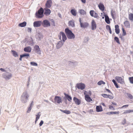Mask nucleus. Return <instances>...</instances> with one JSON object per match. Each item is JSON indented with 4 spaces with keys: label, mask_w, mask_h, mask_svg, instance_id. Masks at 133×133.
<instances>
[{
    "label": "nucleus",
    "mask_w": 133,
    "mask_h": 133,
    "mask_svg": "<svg viewBox=\"0 0 133 133\" xmlns=\"http://www.w3.org/2000/svg\"><path fill=\"white\" fill-rule=\"evenodd\" d=\"M45 11L44 14L46 15H50L51 13V11L49 9L47 8H45L44 9Z\"/></svg>",
    "instance_id": "dca6fc26"
},
{
    "label": "nucleus",
    "mask_w": 133,
    "mask_h": 133,
    "mask_svg": "<svg viewBox=\"0 0 133 133\" xmlns=\"http://www.w3.org/2000/svg\"><path fill=\"white\" fill-rule=\"evenodd\" d=\"M54 101L55 103L59 104L62 102L61 98L58 96H56L54 98Z\"/></svg>",
    "instance_id": "0eeeda50"
},
{
    "label": "nucleus",
    "mask_w": 133,
    "mask_h": 133,
    "mask_svg": "<svg viewBox=\"0 0 133 133\" xmlns=\"http://www.w3.org/2000/svg\"><path fill=\"white\" fill-rule=\"evenodd\" d=\"M0 70L1 71H3V72H4V71H5V70L4 69H3L2 68H1L0 69Z\"/></svg>",
    "instance_id": "0e129e2a"
},
{
    "label": "nucleus",
    "mask_w": 133,
    "mask_h": 133,
    "mask_svg": "<svg viewBox=\"0 0 133 133\" xmlns=\"http://www.w3.org/2000/svg\"><path fill=\"white\" fill-rule=\"evenodd\" d=\"M105 21L107 24H109L110 23L109 18L108 16L106 15L105 16Z\"/></svg>",
    "instance_id": "5701e85b"
},
{
    "label": "nucleus",
    "mask_w": 133,
    "mask_h": 133,
    "mask_svg": "<svg viewBox=\"0 0 133 133\" xmlns=\"http://www.w3.org/2000/svg\"><path fill=\"white\" fill-rule=\"evenodd\" d=\"M42 24L43 26L44 27H48L50 26V22L47 20L43 21Z\"/></svg>",
    "instance_id": "423d86ee"
},
{
    "label": "nucleus",
    "mask_w": 133,
    "mask_h": 133,
    "mask_svg": "<svg viewBox=\"0 0 133 133\" xmlns=\"http://www.w3.org/2000/svg\"><path fill=\"white\" fill-rule=\"evenodd\" d=\"M44 10L42 8H41L36 13V17L37 18H41L43 16Z\"/></svg>",
    "instance_id": "f03ea898"
},
{
    "label": "nucleus",
    "mask_w": 133,
    "mask_h": 133,
    "mask_svg": "<svg viewBox=\"0 0 133 133\" xmlns=\"http://www.w3.org/2000/svg\"><path fill=\"white\" fill-rule=\"evenodd\" d=\"M93 17L95 18H97L98 17V16L97 13L95 12L94 15V16Z\"/></svg>",
    "instance_id": "8fccbe9b"
},
{
    "label": "nucleus",
    "mask_w": 133,
    "mask_h": 133,
    "mask_svg": "<svg viewBox=\"0 0 133 133\" xmlns=\"http://www.w3.org/2000/svg\"><path fill=\"white\" fill-rule=\"evenodd\" d=\"M52 3V1L51 0L47 1L46 4V6L48 8H50L51 6Z\"/></svg>",
    "instance_id": "ddd939ff"
},
{
    "label": "nucleus",
    "mask_w": 133,
    "mask_h": 133,
    "mask_svg": "<svg viewBox=\"0 0 133 133\" xmlns=\"http://www.w3.org/2000/svg\"><path fill=\"white\" fill-rule=\"evenodd\" d=\"M23 95L24 97H25V98L26 99H28L29 96L28 95L26 92L23 93Z\"/></svg>",
    "instance_id": "2f4dec72"
},
{
    "label": "nucleus",
    "mask_w": 133,
    "mask_h": 133,
    "mask_svg": "<svg viewBox=\"0 0 133 133\" xmlns=\"http://www.w3.org/2000/svg\"><path fill=\"white\" fill-rule=\"evenodd\" d=\"M109 108L110 109H111L112 108H113V110H114V108H113V107L112 106H111V105H110L109 106Z\"/></svg>",
    "instance_id": "69168bd1"
},
{
    "label": "nucleus",
    "mask_w": 133,
    "mask_h": 133,
    "mask_svg": "<svg viewBox=\"0 0 133 133\" xmlns=\"http://www.w3.org/2000/svg\"><path fill=\"white\" fill-rule=\"evenodd\" d=\"M92 29L95 30L96 28V24L95 21L93 20L91 22Z\"/></svg>",
    "instance_id": "9d476101"
},
{
    "label": "nucleus",
    "mask_w": 133,
    "mask_h": 133,
    "mask_svg": "<svg viewBox=\"0 0 133 133\" xmlns=\"http://www.w3.org/2000/svg\"><path fill=\"white\" fill-rule=\"evenodd\" d=\"M133 112V110H128L125 111L123 113V114H127L131 112Z\"/></svg>",
    "instance_id": "c756f323"
},
{
    "label": "nucleus",
    "mask_w": 133,
    "mask_h": 133,
    "mask_svg": "<svg viewBox=\"0 0 133 133\" xmlns=\"http://www.w3.org/2000/svg\"><path fill=\"white\" fill-rule=\"evenodd\" d=\"M68 24L69 26H71L72 27L75 26L74 22L72 21H69Z\"/></svg>",
    "instance_id": "b1692460"
},
{
    "label": "nucleus",
    "mask_w": 133,
    "mask_h": 133,
    "mask_svg": "<svg viewBox=\"0 0 133 133\" xmlns=\"http://www.w3.org/2000/svg\"><path fill=\"white\" fill-rule=\"evenodd\" d=\"M30 64L32 66H37L38 65L37 63L34 62H31Z\"/></svg>",
    "instance_id": "ea45409f"
},
{
    "label": "nucleus",
    "mask_w": 133,
    "mask_h": 133,
    "mask_svg": "<svg viewBox=\"0 0 133 133\" xmlns=\"http://www.w3.org/2000/svg\"><path fill=\"white\" fill-rule=\"evenodd\" d=\"M32 108L31 107H29L28 108V110H27V113H29L30 112L31 109H32Z\"/></svg>",
    "instance_id": "de8ad7c7"
},
{
    "label": "nucleus",
    "mask_w": 133,
    "mask_h": 133,
    "mask_svg": "<svg viewBox=\"0 0 133 133\" xmlns=\"http://www.w3.org/2000/svg\"><path fill=\"white\" fill-rule=\"evenodd\" d=\"M42 24V21H35L33 23V25L35 27H39Z\"/></svg>",
    "instance_id": "6e6552de"
},
{
    "label": "nucleus",
    "mask_w": 133,
    "mask_h": 133,
    "mask_svg": "<svg viewBox=\"0 0 133 133\" xmlns=\"http://www.w3.org/2000/svg\"><path fill=\"white\" fill-rule=\"evenodd\" d=\"M102 96L105 98H108V95L106 94H102Z\"/></svg>",
    "instance_id": "c03bdc74"
},
{
    "label": "nucleus",
    "mask_w": 133,
    "mask_h": 133,
    "mask_svg": "<svg viewBox=\"0 0 133 133\" xmlns=\"http://www.w3.org/2000/svg\"><path fill=\"white\" fill-rule=\"evenodd\" d=\"M90 13L91 16L92 17L94 16V10H91L90 12Z\"/></svg>",
    "instance_id": "37998d69"
},
{
    "label": "nucleus",
    "mask_w": 133,
    "mask_h": 133,
    "mask_svg": "<svg viewBox=\"0 0 133 133\" xmlns=\"http://www.w3.org/2000/svg\"><path fill=\"white\" fill-rule=\"evenodd\" d=\"M106 28L107 30H109L111 29L110 27L108 25H107L106 26Z\"/></svg>",
    "instance_id": "3c124183"
},
{
    "label": "nucleus",
    "mask_w": 133,
    "mask_h": 133,
    "mask_svg": "<svg viewBox=\"0 0 133 133\" xmlns=\"http://www.w3.org/2000/svg\"><path fill=\"white\" fill-rule=\"evenodd\" d=\"M96 110L97 112H99L103 111V109L101 106H97L96 107Z\"/></svg>",
    "instance_id": "f3484780"
},
{
    "label": "nucleus",
    "mask_w": 133,
    "mask_h": 133,
    "mask_svg": "<svg viewBox=\"0 0 133 133\" xmlns=\"http://www.w3.org/2000/svg\"><path fill=\"white\" fill-rule=\"evenodd\" d=\"M111 14L112 18L114 19L115 18V16L116 15V12L115 11L112 10L111 11Z\"/></svg>",
    "instance_id": "cd10ccee"
},
{
    "label": "nucleus",
    "mask_w": 133,
    "mask_h": 133,
    "mask_svg": "<svg viewBox=\"0 0 133 133\" xmlns=\"http://www.w3.org/2000/svg\"><path fill=\"white\" fill-rule=\"evenodd\" d=\"M26 24V23L25 22H24L21 23H20L18 25V26L21 27H24L25 26Z\"/></svg>",
    "instance_id": "393cba45"
},
{
    "label": "nucleus",
    "mask_w": 133,
    "mask_h": 133,
    "mask_svg": "<svg viewBox=\"0 0 133 133\" xmlns=\"http://www.w3.org/2000/svg\"><path fill=\"white\" fill-rule=\"evenodd\" d=\"M31 29L30 28H28V31L29 32H31Z\"/></svg>",
    "instance_id": "5fc2aeb1"
},
{
    "label": "nucleus",
    "mask_w": 133,
    "mask_h": 133,
    "mask_svg": "<svg viewBox=\"0 0 133 133\" xmlns=\"http://www.w3.org/2000/svg\"><path fill=\"white\" fill-rule=\"evenodd\" d=\"M79 21L81 27L85 28H87L89 24L87 22H84V23H82L81 19H79Z\"/></svg>",
    "instance_id": "39448f33"
},
{
    "label": "nucleus",
    "mask_w": 133,
    "mask_h": 133,
    "mask_svg": "<svg viewBox=\"0 0 133 133\" xmlns=\"http://www.w3.org/2000/svg\"><path fill=\"white\" fill-rule=\"evenodd\" d=\"M85 99L86 101L88 102H90L92 101V99L89 96V95H86L85 96Z\"/></svg>",
    "instance_id": "4468645a"
},
{
    "label": "nucleus",
    "mask_w": 133,
    "mask_h": 133,
    "mask_svg": "<svg viewBox=\"0 0 133 133\" xmlns=\"http://www.w3.org/2000/svg\"><path fill=\"white\" fill-rule=\"evenodd\" d=\"M62 35V34L60 33V32L59 33V35H58V37L60 39H61V36Z\"/></svg>",
    "instance_id": "bf43d9fd"
},
{
    "label": "nucleus",
    "mask_w": 133,
    "mask_h": 133,
    "mask_svg": "<svg viewBox=\"0 0 133 133\" xmlns=\"http://www.w3.org/2000/svg\"><path fill=\"white\" fill-rule=\"evenodd\" d=\"M105 84V82L102 80H101L97 83V84L99 85H100L102 84Z\"/></svg>",
    "instance_id": "f704fd0d"
},
{
    "label": "nucleus",
    "mask_w": 133,
    "mask_h": 133,
    "mask_svg": "<svg viewBox=\"0 0 133 133\" xmlns=\"http://www.w3.org/2000/svg\"><path fill=\"white\" fill-rule=\"evenodd\" d=\"M12 52L13 55L15 57L18 56V55L17 53L15 51L12 50Z\"/></svg>",
    "instance_id": "c9c22d12"
},
{
    "label": "nucleus",
    "mask_w": 133,
    "mask_h": 133,
    "mask_svg": "<svg viewBox=\"0 0 133 133\" xmlns=\"http://www.w3.org/2000/svg\"><path fill=\"white\" fill-rule=\"evenodd\" d=\"M70 12L74 16H75L77 15V12L75 9H73L71 10Z\"/></svg>",
    "instance_id": "412c9836"
},
{
    "label": "nucleus",
    "mask_w": 133,
    "mask_h": 133,
    "mask_svg": "<svg viewBox=\"0 0 133 133\" xmlns=\"http://www.w3.org/2000/svg\"><path fill=\"white\" fill-rule=\"evenodd\" d=\"M43 123V122L42 120H41L39 124V125L40 126H41Z\"/></svg>",
    "instance_id": "603ef678"
},
{
    "label": "nucleus",
    "mask_w": 133,
    "mask_h": 133,
    "mask_svg": "<svg viewBox=\"0 0 133 133\" xmlns=\"http://www.w3.org/2000/svg\"><path fill=\"white\" fill-rule=\"evenodd\" d=\"M76 87L78 89L82 90L85 88V85L84 84L82 83H78L76 85Z\"/></svg>",
    "instance_id": "7ed1b4c3"
},
{
    "label": "nucleus",
    "mask_w": 133,
    "mask_h": 133,
    "mask_svg": "<svg viewBox=\"0 0 133 133\" xmlns=\"http://www.w3.org/2000/svg\"><path fill=\"white\" fill-rule=\"evenodd\" d=\"M122 30L123 32V36H125V35H126V31L123 28L122 29Z\"/></svg>",
    "instance_id": "09e8293b"
},
{
    "label": "nucleus",
    "mask_w": 133,
    "mask_h": 133,
    "mask_svg": "<svg viewBox=\"0 0 133 133\" xmlns=\"http://www.w3.org/2000/svg\"><path fill=\"white\" fill-rule=\"evenodd\" d=\"M64 94L66 98L68 100L69 102H71L72 100V97L69 95L66 94L65 93H64Z\"/></svg>",
    "instance_id": "a211bd4d"
},
{
    "label": "nucleus",
    "mask_w": 133,
    "mask_h": 133,
    "mask_svg": "<svg viewBox=\"0 0 133 133\" xmlns=\"http://www.w3.org/2000/svg\"><path fill=\"white\" fill-rule=\"evenodd\" d=\"M60 33L62 34V39L63 41H65L66 39V37L64 33L62 32H61Z\"/></svg>",
    "instance_id": "aec40b11"
},
{
    "label": "nucleus",
    "mask_w": 133,
    "mask_h": 133,
    "mask_svg": "<svg viewBox=\"0 0 133 133\" xmlns=\"http://www.w3.org/2000/svg\"><path fill=\"white\" fill-rule=\"evenodd\" d=\"M65 32L68 38L72 39L75 38V36L74 34L68 28H66L65 29Z\"/></svg>",
    "instance_id": "f257e3e1"
},
{
    "label": "nucleus",
    "mask_w": 133,
    "mask_h": 133,
    "mask_svg": "<svg viewBox=\"0 0 133 133\" xmlns=\"http://www.w3.org/2000/svg\"><path fill=\"white\" fill-rule=\"evenodd\" d=\"M114 98L113 95H108V98H109L110 99H112Z\"/></svg>",
    "instance_id": "a18cd8bd"
},
{
    "label": "nucleus",
    "mask_w": 133,
    "mask_h": 133,
    "mask_svg": "<svg viewBox=\"0 0 133 133\" xmlns=\"http://www.w3.org/2000/svg\"><path fill=\"white\" fill-rule=\"evenodd\" d=\"M119 112L118 111H112L107 113L106 114L108 115L118 114Z\"/></svg>",
    "instance_id": "bb28decb"
},
{
    "label": "nucleus",
    "mask_w": 133,
    "mask_h": 133,
    "mask_svg": "<svg viewBox=\"0 0 133 133\" xmlns=\"http://www.w3.org/2000/svg\"><path fill=\"white\" fill-rule=\"evenodd\" d=\"M115 78L118 83L121 84L125 83L124 79L121 77L117 76L115 77Z\"/></svg>",
    "instance_id": "20e7f679"
},
{
    "label": "nucleus",
    "mask_w": 133,
    "mask_h": 133,
    "mask_svg": "<svg viewBox=\"0 0 133 133\" xmlns=\"http://www.w3.org/2000/svg\"><path fill=\"white\" fill-rule=\"evenodd\" d=\"M89 112L91 114V113H92V112H93V110H92L90 109V110H89Z\"/></svg>",
    "instance_id": "052dcab7"
},
{
    "label": "nucleus",
    "mask_w": 133,
    "mask_h": 133,
    "mask_svg": "<svg viewBox=\"0 0 133 133\" xmlns=\"http://www.w3.org/2000/svg\"><path fill=\"white\" fill-rule=\"evenodd\" d=\"M84 95H88L87 94V91H84Z\"/></svg>",
    "instance_id": "e2e57ef3"
},
{
    "label": "nucleus",
    "mask_w": 133,
    "mask_h": 133,
    "mask_svg": "<svg viewBox=\"0 0 133 133\" xmlns=\"http://www.w3.org/2000/svg\"><path fill=\"white\" fill-rule=\"evenodd\" d=\"M33 103H34L33 101H32L30 104V107H32V105H33Z\"/></svg>",
    "instance_id": "4d7b16f0"
},
{
    "label": "nucleus",
    "mask_w": 133,
    "mask_h": 133,
    "mask_svg": "<svg viewBox=\"0 0 133 133\" xmlns=\"http://www.w3.org/2000/svg\"><path fill=\"white\" fill-rule=\"evenodd\" d=\"M105 90L107 91L108 92H109V93H111V94H112V92H111V91L109 89H105Z\"/></svg>",
    "instance_id": "6e6d98bb"
},
{
    "label": "nucleus",
    "mask_w": 133,
    "mask_h": 133,
    "mask_svg": "<svg viewBox=\"0 0 133 133\" xmlns=\"http://www.w3.org/2000/svg\"><path fill=\"white\" fill-rule=\"evenodd\" d=\"M129 79L131 83L133 84V77H130L129 78Z\"/></svg>",
    "instance_id": "a19ab883"
},
{
    "label": "nucleus",
    "mask_w": 133,
    "mask_h": 133,
    "mask_svg": "<svg viewBox=\"0 0 133 133\" xmlns=\"http://www.w3.org/2000/svg\"><path fill=\"white\" fill-rule=\"evenodd\" d=\"M23 57L22 56V55H20V58H19V60H20V61H22V58Z\"/></svg>",
    "instance_id": "774afa93"
},
{
    "label": "nucleus",
    "mask_w": 133,
    "mask_h": 133,
    "mask_svg": "<svg viewBox=\"0 0 133 133\" xmlns=\"http://www.w3.org/2000/svg\"><path fill=\"white\" fill-rule=\"evenodd\" d=\"M88 93L89 94L90 96H91V94H92L91 92L90 91H89Z\"/></svg>",
    "instance_id": "338daca9"
},
{
    "label": "nucleus",
    "mask_w": 133,
    "mask_h": 133,
    "mask_svg": "<svg viewBox=\"0 0 133 133\" xmlns=\"http://www.w3.org/2000/svg\"><path fill=\"white\" fill-rule=\"evenodd\" d=\"M31 50V48L30 46H28L25 47L24 48V51L25 52H30Z\"/></svg>",
    "instance_id": "2eb2a0df"
},
{
    "label": "nucleus",
    "mask_w": 133,
    "mask_h": 133,
    "mask_svg": "<svg viewBox=\"0 0 133 133\" xmlns=\"http://www.w3.org/2000/svg\"><path fill=\"white\" fill-rule=\"evenodd\" d=\"M128 106H129V105L128 104L125 105H123V106H122L121 107V108H123L124 107L126 108H127V107H128Z\"/></svg>",
    "instance_id": "864d4df0"
},
{
    "label": "nucleus",
    "mask_w": 133,
    "mask_h": 133,
    "mask_svg": "<svg viewBox=\"0 0 133 133\" xmlns=\"http://www.w3.org/2000/svg\"><path fill=\"white\" fill-rule=\"evenodd\" d=\"M127 96L130 99H133V97L131 94H127Z\"/></svg>",
    "instance_id": "79ce46f5"
},
{
    "label": "nucleus",
    "mask_w": 133,
    "mask_h": 133,
    "mask_svg": "<svg viewBox=\"0 0 133 133\" xmlns=\"http://www.w3.org/2000/svg\"><path fill=\"white\" fill-rule=\"evenodd\" d=\"M129 19L130 20L133 21V14L132 13H130L129 14Z\"/></svg>",
    "instance_id": "72a5a7b5"
},
{
    "label": "nucleus",
    "mask_w": 133,
    "mask_h": 133,
    "mask_svg": "<svg viewBox=\"0 0 133 133\" xmlns=\"http://www.w3.org/2000/svg\"><path fill=\"white\" fill-rule=\"evenodd\" d=\"M114 84L115 86L117 88H118L119 87V86H118V85L117 84V83L116 82V83H115V84Z\"/></svg>",
    "instance_id": "13d9d810"
},
{
    "label": "nucleus",
    "mask_w": 133,
    "mask_h": 133,
    "mask_svg": "<svg viewBox=\"0 0 133 133\" xmlns=\"http://www.w3.org/2000/svg\"><path fill=\"white\" fill-rule=\"evenodd\" d=\"M62 45V44L61 42H59L56 45V47L57 49L60 48Z\"/></svg>",
    "instance_id": "473e14b6"
},
{
    "label": "nucleus",
    "mask_w": 133,
    "mask_h": 133,
    "mask_svg": "<svg viewBox=\"0 0 133 133\" xmlns=\"http://www.w3.org/2000/svg\"><path fill=\"white\" fill-rule=\"evenodd\" d=\"M82 2L84 4H85L86 3V0H81Z\"/></svg>",
    "instance_id": "680f3d73"
},
{
    "label": "nucleus",
    "mask_w": 133,
    "mask_h": 133,
    "mask_svg": "<svg viewBox=\"0 0 133 133\" xmlns=\"http://www.w3.org/2000/svg\"><path fill=\"white\" fill-rule=\"evenodd\" d=\"M34 49L36 52L37 53H40L41 51L40 50V49L38 45H35L34 47Z\"/></svg>",
    "instance_id": "9b49d317"
},
{
    "label": "nucleus",
    "mask_w": 133,
    "mask_h": 133,
    "mask_svg": "<svg viewBox=\"0 0 133 133\" xmlns=\"http://www.w3.org/2000/svg\"><path fill=\"white\" fill-rule=\"evenodd\" d=\"M22 56L23 57H26V58H28V57H29V54H25L23 55H22Z\"/></svg>",
    "instance_id": "58836bf2"
},
{
    "label": "nucleus",
    "mask_w": 133,
    "mask_h": 133,
    "mask_svg": "<svg viewBox=\"0 0 133 133\" xmlns=\"http://www.w3.org/2000/svg\"><path fill=\"white\" fill-rule=\"evenodd\" d=\"M115 32L116 34H118L119 33V26L118 25H116L115 26Z\"/></svg>",
    "instance_id": "6ab92c4d"
},
{
    "label": "nucleus",
    "mask_w": 133,
    "mask_h": 133,
    "mask_svg": "<svg viewBox=\"0 0 133 133\" xmlns=\"http://www.w3.org/2000/svg\"><path fill=\"white\" fill-rule=\"evenodd\" d=\"M12 76L11 74H8L5 75L4 76V77L6 79H9Z\"/></svg>",
    "instance_id": "4be33fe9"
},
{
    "label": "nucleus",
    "mask_w": 133,
    "mask_h": 133,
    "mask_svg": "<svg viewBox=\"0 0 133 133\" xmlns=\"http://www.w3.org/2000/svg\"><path fill=\"white\" fill-rule=\"evenodd\" d=\"M98 7L99 9L102 11H103L105 9V7L103 3L100 2L98 5Z\"/></svg>",
    "instance_id": "f8f14e48"
},
{
    "label": "nucleus",
    "mask_w": 133,
    "mask_h": 133,
    "mask_svg": "<svg viewBox=\"0 0 133 133\" xmlns=\"http://www.w3.org/2000/svg\"><path fill=\"white\" fill-rule=\"evenodd\" d=\"M79 12L81 15H84L85 14V11L81 9L79 10Z\"/></svg>",
    "instance_id": "4c0bfd02"
},
{
    "label": "nucleus",
    "mask_w": 133,
    "mask_h": 133,
    "mask_svg": "<svg viewBox=\"0 0 133 133\" xmlns=\"http://www.w3.org/2000/svg\"><path fill=\"white\" fill-rule=\"evenodd\" d=\"M41 115V113L40 112H39L38 113L37 115H36V117L35 121V123H36V122L39 119Z\"/></svg>",
    "instance_id": "c85d7f7f"
},
{
    "label": "nucleus",
    "mask_w": 133,
    "mask_h": 133,
    "mask_svg": "<svg viewBox=\"0 0 133 133\" xmlns=\"http://www.w3.org/2000/svg\"><path fill=\"white\" fill-rule=\"evenodd\" d=\"M73 100L75 103L77 105H79L81 104V100L80 99L77 98L76 97H74Z\"/></svg>",
    "instance_id": "1a4fd4ad"
},
{
    "label": "nucleus",
    "mask_w": 133,
    "mask_h": 133,
    "mask_svg": "<svg viewBox=\"0 0 133 133\" xmlns=\"http://www.w3.org/2000/svg\"><path fill=\"white\" fill-rule=\"evenodd\" d=\"M60 111H61L62 112L67 114H70L71 113V112L69 110H63L61 109H60Z\"/></svg>",
    "instance_id": "a878e982"
},
{
    "label": "nucleus",
    "mask_w": 133,
    "mask_h": 133,
    "mask_svg": "<svg viewBox=\"0 0 133 133\" xmlns=\"http://www.w3.org/2000/svg\"><path fill=\"white\" fill-rule=\"evenodd\" d=\"M122 124L124 125L126 123V120L125 119H124L122 122Z\"/></svg>",
    "instance_id": "49530a36"
},
{
    "label": "nucleus",
    "mask_w": 133,
    "mask_h": 133,
    "mask_svg": "<svg viewBox=\"0 0 133 133\" xmlns=\"http://www.w3.org/2000/svg\"><path fill=\"white\" fill-rule=\"evenodd\" d=\"M114 40L118 44H120V42L119 41V39L118 37H115L114 38Z\"/></svg>",
    "instance_id": "e433bc0d"
},
{
    "label": "nucleus",
    "mask_w": 133,
    "mask_h": 133,
    "mask_svg": "<svg viewBox=\"0 0 133 133\" xmlns=\"http://www.w3.org/2000/svg\"><path fill=\"white\" fill-rule=\"evenodd\" d=\"M124 25L125 26L129 27L130 26V24L129 22L128 21H125L124 23Z\"/></svg>",
    "instance_id": "7c9ffc66"
}]
</instances>
